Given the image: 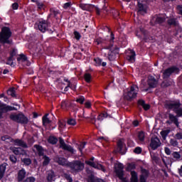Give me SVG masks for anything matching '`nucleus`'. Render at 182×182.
<instances>
[{"instance_id": "nucleus-43", "label": "nucleus", "mask_w": 182, "mask_h": 182, "mask_svg": "<svg viewBox=\"0 0 182 182\" xmlns=\"http://www.w3.org/2000/svg\"><path fill=\"white\" fill-rule=\"evenodd\" d=\"M139 140L141 141H144V132H141L138 134Z\"/></svg>"}, {"instance_id": "nucleus-25", "label": "nucleus", "mask_w": 182, "mask_h": 182, "mask_svg": "<svg viewBox=\"0 0 182 182\" xmlns=\"http://www.w3.org/2000/svg\"><path fill=\"white\" fill-rule=\"evenodd\" d=\"M117 151L118 153H121V154H124V152H123V141L122 140L118 141L117 142Z\"/></svg>"}, {"instance_id": "nucleus-20", "label": "nucleus", "mask_w": 182, "mask_h": 182, "mask_svg": "<svg viewBox=\"0 0 182 182\" xmlns=\"http://www.w3.org/2000/svg\"><path fill=\"white\" fill-rule=\"evenodd\" d=\"M141 175L140 177V182H146L147 177L149 176V171L146 169L141 170Z\"/></svg>"}, {"instance_id": "nucleus-10", "label": "nucleus", "mask_w": 182, "mask_h": 182, "mask_svg": "<svg viewBox=\"0 0 182 182\" xmlns=\"http://www.w3.org/2000/svg\"><path fill=\"white\" fill-rule=\"evenodd\" d=\"M37 26L41 31V32H46L49 28V24H48V22L45 20L40 21L39 23L37 24Z\"/></svg>"}, {"instance_id": "nucleus-18", "label": "nucleus", "mask_w": 182, "mask_h": 182, "mask_svg": "<svg viewBox=\"0 0 182 182\" xmlns=\"http://www.w3.org/2000/svg\"><path fill=\"white\" fill-rule=\"evenodd\" d=\"M157 80L153 76L148 77V85L149 87H156L157 86Z\"/></svg>"}, {"instance_id": "nucleus-51", "label": "nucleus", "mask_w": 182, "mask_h": 182, "mask_svg": "<svg viewBox=\"0 0 182 182\" xmlns=\"http://www.w3.org/2000/svg\"><path fill=\"white\" fill-rule=\"evenodd\" d=\"M76 102L80 103V105L83 104V102H85V97H79L78 99L76 100Z\"/></svg>"}, {"instance_id": "nucleus-6", "label": "nucleus", "mask_w": 182, "mask_h": 182, "mask_svg": "<svg viewBox=\"0 0 182 182\" xmlns=\"http://www.w3.org/2000/svg\"><path fill=\"white\" fill-rule=\"evenodd\" d=\"M168 109H173L176 112L178 116H182V108L180 107V103L178 102H170L167 105Z\"/></svg>"}, {"instance_id": "nucleus-1", "label": "nucleus", "mask_w": 182, "mask_h": 182, "mask_svg": "<svg viewBox=\"0 0 182 182\" xmlns=\"http://www.w3.org/2000/svg\"><path fill=\"white\" fill-rule=\"evenodd\" d=\"M12 36V31L9 27H3L0 32V43H10L9 38Z\"/></svg>"}, {"instance_id": "nucleus-32", "label": "nucleus", "mask_w": 182, "mask_h": 182, "mask_svg": "<svg viewBox=\"0 0 182 182\" xmlns=\"http://www.w3.org/2000/svg\"><path fill=\"white\" fill-rule=\"evenodd\" d=\"M88 182H105L102 179L96 178L93 176H90L88 177Z\"/></svg>"}, {"instance_id": "nucleus-62", "label": "nucleus", "mask_w": 182, "mask_h": 182, "mask_svg": "<svg viewBox=\"0 0 182 182\" xmlns=\"http://www.w3.org/2000/svg\"><path fill=\"white\" fill-rule=\"evenodd\" d=\"M65 126H66V124H65V122H59L60 129H63V127H65Z\"/></svg>"}, {"instance_id": "nucleus-41", "label": "nucleus", "mask_w": 182, "mask_h": 182, "mask_svg": "<svg viewBox=\"0 0 182 182\" xmlns=\"http://www.w3.org/2000/svg\"><path fill=\"white\" fill-rule=\"evenodd\" d=\"M172 156L173 159H176V160H179L180 159H181V155H180V154L177 151L173 152L172 154Z\"/></svg>"}, {"instance_id": "nucleus-48", "label": "nucleus", "mask_w": 182, "mask_h": 182, "mask_svg": "<svg viewBox=\"0 0 182 182\" xmlns=\"http://www.w3.org/2000/svg\"><path fill=\"white\" fill-rule=\"evenodd\" d=\"M16 53H18V50L13 49L10 53V58L14 59V56H16Z\"/></svg>"}, {"instance_id": "nucleus-3", "label": "nucleus", "mask_w": 182, "mask_h": 182, "mask_svg": "<svg viewBox=\"0 0 182 182\" xmlns=\"http://www.w3.org/2000/svg\"><path fill=\"white\" fill-rule=\"evenodd\" d=\"M102 52L105 56H107L109 60H114L116 58V52H117V48L112 46L103 49Z\"/></svg>"}, {"instance_id": "nucleus-37", "label": "nucleus", "mask_w": 182, "mask_h": 182, "mask_svg": "<svg viewBox=\"0 0 182 182\" xmlns=\"http://www.w3.org/2000/svg\"><path fill=\"white\" fill-rule=\"evenodd\" d=\"M1 140L6 141V143H11V141H12V138L9 136H4L1 137Z\"/></svg>"}, {"instance_id": "nucleus-63", "label": "nucleus", "mask_w": 182, "mask_h": 182, "mask_svg": "<svg viewBox=\"0 0 182 182\" xmlns=\"http://www.w3.org/2000/svg\"><path fill=\"white\" fill-rule=\"evenodd\" d=\"M12 8L13 9H18V8H19V5L18 4V3H14L12 4Z\"/></svg>"}, {"instance_id": "nucleus-39", "label": "nucleus", "mask_w": 182, "mask_h": 182, "mask_svg": "<svg viewBox=\"0 0 182 182\" xmlns=\"http://www.w3.org/2000/svg\"><path fill=\"white\" fill-rule=\"evenodd\" d=\"M68 124H69L70 126H75L76 124V120L73 118H70L68 120Z\"/></svg>"}, {"instance_id": "nucleus-12", "label": "nucleus", "mask_w": 182, "mask_h": 182, "mask_svg": "<svg viewBox=\"0 0 182 182\" xmlns=\"http://www.w3.org/2000/svg\"><path fill=\"white\" fill-rule=\"evenodd\" d=\"M0 107H1V111H0V119L2 116V113L1 112H11L12 110H16L15 107H11L9 105H5L2 102L0 101Z\"/></svg>"}, {"instance_id": "nucleus-50", "label": "nucleus", "mask_w": 182, "mask_h": 182, "mask_svg": "<svg viewBox=\"0 0 182 182\" xmlns=\"http://www.w3.org/2000/svg\"><path fill=\"white\" fill-rule=\"evenodd\" d=\"M94 60L96 66H100L102 65V60L100 58H95Z\"/></svg>"}, {"instance_id": "nucleus-29", "label": "nucleus", "mask_w": 182, "mask_h": 182, "mask_svg": "<svg viewBox=\"0 0 182 182\" xmlns=\"http://www.w3.org/2000/svg\"><path fill=\"white\" fill-rule=\"evenodd\" d=\"M80 8L81 9H82V11H90V8H92V5L80 4Z\"/></svg>"}, {"instance_id": "nucleus-8", "label": "nucleus", "mask_w": 182, "mask_h": 182, "mask_svg": "<svg viewBox=\"0 0 182 182\" xmlns=\"http://www.w3.org/2000/svg\"><path fill=\"white\" fill-rule=\"evenodd\" d=\"M95 157H92L89 161H85L86 164L88 166H90L91 167H93L94 168H97V170H102V171H106V169H105V167L102 166L100 164H96L95 161Z\"/></svg>"}, {"instance_id": "nucleus-5", "label": "nucleus", "mask_w": 182, "mask_h": 182, "mask_svg": "<svg viewBox=\"0 0 182 182\" xmlns=\"http://www.w3.org/2000/svg\"><path fill=\"white\" fill-rule=\"evenodd\" d=\"M34 149H36V150L34 149V151H36L40 157L43 156V159L44 160L43 162V166H48L50 162V159L43 155V148H42V146L39 145H35Z\"/></svg>"}, {"instance_id": "nucleus-35", "label": "nucleus", "mask_w": 182, "mask_h": 182, "mask_svg": "<svg viewBox=\"0 0 182 182\" xmlns=\"http://www.w3.org/2000/svg\"><path fill=\"white\" fill-rule=\"evenodd\" d=\"M7 95H9V96H11V97H15V96H16L15 88H10L7 91Z\"/></svg>"}, {"instance_id": "nucleus-53", "label": "nucleus", "mask_w": 182, "mask_h": 182, "mask_svg": "<svg viewBox=\"0 0 182 182\" xmlns=\"http://www.w3.org/2000/svg\"><path fill=\"white\" fill-rule=\"evenodd\" d=\"M134 152L136 153V154H140L141 153V148L136 147L134 149Z\"/></svg>"}, {"instance_id": "nucleus-38", "label": "nucleus", "mask_w": 182, "mask_h": 182, "mask_svg": "<svg viewBox=\"0 0 182 182\" xmlns=\"http://www.w3.org/2000/svg\"><path fill=\"white\" fill-rule=\"evenodd\" d=\"M171 146H173V147H177L178 146V142H177V140L171 139L169 141Z\"/></svg>"}, {"instance_id": "nucleus-7", "label": "nucleus", "mask_w": 182, "mask_h": 182, "mask_svg": "<svg viewBox=\"0 0 182 182\" xmlns=\"http://www.w3.org/2000/svg\"><path fill=\"white\" fill-rule=\"evenodd\" d=\"M123 168H124V166H123V164H114V171L119 177L120 180H123V176H124V172L123 171Z\"/></svg>"}, {"instance_id": "nucleus-45", "label": "nucleus", "mask_w": 182, "mask_h": 182, "mask_svg": "<svg viewBox=\"0 0 182 182\" xmlns=\"http://www.w3.org/2000/svg\"><path fill=\"white\" fill-rule=\"evenodd\" d=\"M106 117H107V113H102L101 114H100L97 117V119L99 120H103L104 119H106Z\"/></svg>"}, {"instance_id": "nucleus-23", "label": "nucleus", "mask_w": 182, "mask_h": 182, "mask_svg": "<svg viewBox=\"0 0 182 182\" xmlns=\"http://www.w3.org/2000/svg\"><path fill=\"white\" fill-rule=\"evenodd\" d=\"M48 181H55V173L52 171H48V176H47Z\"/></svg>"}, {"instance_id": "nucleus-14", "label": "nucleus", "mask_w": 182, "mask_h": 182, "mask_svg": "<svg viewBox=\"0 0 182 182\" xmlns=\"http://www.w3.org/2000/svg\"><path fill=\"white\" fill-rule=\"evenodd\" d=\"M178 68L176 67L168 68L164 73V77H168L171 73H178Z\"/></svg>"}, {"instance_id": "nucleus-9", "label": "nucleus", "mask_w": 182, "mask_h": 182, "mask_svg": "<svg viewBox=\"0 0 182 182\" xmlns=\"http://www.w3.org/2000/svg\"><path fill=\"white\" fill-rule=\"evenodd\" d=\"M60 147L61 149H63V150H67V151H70V153H72L73 154H75L76 153V150H75L70 145H68L65 143V141L60 138Z\"/></svg>"}, {"instance_id": "nucleus-44", "label": "nucleus", "mask_w": 182, "mask_h": 182, "mask_svg": "<svg viewBox=\"0 0 182 182\" xmlns=\"http://www.w3.org/2000/svg\"><path fill=\"white\" fill-rule=\"evenodd\" d=\"M86 146V142H82L80 145L77 146L78 150L82 153V150L85 149V146Z\"/></svg>"}, {"instance_id": "nucleus-55", "label": "nucleus", "mask_w": 182, "mask_h": 182, "mask_svg": "<svg viewBox=\"0 0 182 182\" xmlns=\"http://www.w3.org/2000/svg\"><path fill=\"white\" fill-rule=\"evenodd\" d=\"M71 6H72V3L68 2L64 4L63 8L64 9H68V8H70Z\"/></svg>"}, {"instance_id": "nucleus-42", "label": "nucleus", "mask_w": 182, "mask_h": 182, "mask_svg": "<svg viewBox=\"0 0 182 182\" xmlns=\"http://www.w3.org/2000/svg\"><path fill=\"white\" fill-rule=\"evenodd\" d=\"M36 5L40 11H42V9H45V4H43V3L38 1L36 3Z\"/></svg>"}, {"instance_id": "nucleus-22", "label": "nucleus", "mask_w": 182, "mask_h": 182, "mask_svg": "<svg viewBox=\"0 0 182 182\" xmlns=\"http://www.w3.org/2000/svg\"><path fill=\"white\" fill-rule=\"evenodd\" d=\"M55 161L58 163V164H60L61 166H66L68 164V161L65 158H56Z\"/></svg>"}, {"instance_id": "nucleus-64", "label": "nucleus", "mask_w": 182, "mask_h": 182, "mask_svg": "<svg viewBox=\"0 0 182 182\" xmlns=\"http://www.w3.org/2000/svg\"><path fill=\"white\" fill-rule=\"evenodd\" d=\"M152 160L155 161V163H159V157L156 156H152Z\"/></svg>"}, {"instance_id": "nucleus-13", "label": "nucleus", "mask_w": 182, "mask_h": 182, "mask_svg": "<svg viewBox=\"0 0 182 182\" xmlns=\"http://www.w3.org/2000/svg\"><path fill=\"white\" fill-rule=\"evenodd\" d=\"M17 60L20 65H23V66H29L30 63L29 61H28V58L25 56L23 54L19 55V56L17 58Z\"/></svg>"}, {"instance_id": "nucleus-19", "label": "nucleus", "mask_w": 182, "mask_h": 182, "mask_svg": "<svg viewBox=\"0 0 182 182\" xmlns=\"http://www.w3.org/2000/svg\"><path fill=\"white\" fill-rule=\"evenodd\" d=\"M26 176V171H25V169L22 168L20 171H18V176H17L18 181H22Z\"/></svg>"}, {"instance_id": "nucleus-52", "label": "nucleus", "mask_w": 182, "mask_h": 182, "mask_svg": "<svg viewBox=\"0 0 182 182\" xmlns=\"http://www.w3.org/2000/svg\"><path fill=\"white\" fill-rule=\"evenodd\" d=\"M23 182H35V178L28 177Z\"/></svg>"}, {"instance_id": "nucleus-30", "label": "nucleus", "mask_w": 182, "mask_h": 182, "mask_svg": "<svg viewBox=\"0 0 182 182\" xmlns=\"http://www.w3.org/2000/svg\"><path fill=\"white\" fill-rule=\"evenodd\" d=\"M14 143H15L16 146H21V147H27L26 144L21 139L15 140Z\"/></svg>"}, {"instance_id": "nucleus-56", "label": "nucleus", "mask_w": 182, "mask_h": 182, "mask_svg": "<svg viewBox=\"0 0 182 182\" xmlns=\"http://www.w3.org/2000/svg\"><path fill=\"white\" fill-rule=\"evenodd\" d=\"M165 153L167 154V156H170L171 154V150L168 149V147H165Z\"/></svg>"}, {"instance_id": "nucleus-4", "label": "nucleus", "mask_w": 182, "mask_h": 182, "mask_svg": "<svg viewBox=\"0 0 182 182\" xmlns=\"http://www.w3.org/2000/svg\"><path fill=\"white\" fill-rule=\"evenodd\" d=\"M137 93H139V87L137 85H132L127 92L124 94V97L127 100H132V99L136 97Z\"/></svg>"}, {"instance_id": "nucleus-24", "label": "nucleus", "mask_w": 182, "mask_h": 182, "mask_svg": "<svg viewBox=\"0 0 182 182\" xmlns=\"http://www.w3.org/2000/svg\"><path fill=\"white\" fill-rule=\"evenodd\" d=\"M6 170V164H3L0 166V178H4V175L5 174V171Z\"/></svg>"}, {"instance_id": "nucleus-49", "label": "nucleus", "mask_w": 182, "mask_h": 182, "mask_svg": "<svg viewBox=\"0 0 182 182\" xmlns=\"http://www.w3.org/2000/svg\"><path fill=\"white\" fill-rule=\"evenodd\" d=\"M169 25H177V21L174 18H171L168 21Z\"/></svg>"}, {"instance_id": "nucleus-60", "label": "nucleus", "mask_w": 182, "mask_h": 182, "mask_svg": "<svg viewBox=\"0 0 182 182\" xmlns=\"http://www.w3.org/2000/svg\"><path fill=\"white\" fill-rule=\"evenodd\" d=\"M177 11L180 15H182V6H178Z\"/></svg>"}, {"instance_id": "nucleus-21", "label": "nucleus", "mask_w": 182, "mask_h": 182, "mask_svg": "<svg viewBox=\"0 0 182 182\" xmlns=\"http://www.w3.org/2000/svg\"><path fill=\"white\" fill-rule=\"evenodd\" d=\"M130 55H127V60H129V62H130L131 63H133L135 60V57H136V53H134V51L133 50H130Z\"/></svg>"}, {"instance_id": "nucleus-26", "label": "nucleus", "mask_w": 182, "mask_h": 182, "mask_svg": "<svg viewBox=\"0 0 182 182\" xmlns=\"http://www.w3.org/2000/svg\"><path fill=\"white\" fill-rule=\"evenodd\" d=\"M14 154H16L17 156L19 154H26L25 151H23V149H22V148L18 147V148H14L13 150Z\"/></svg>"}, {"instance_id": "nucleus-34", "label": "nucleus", "mask_w": 182, "mask_h": 182, "mask_svg": "<svg viewBox=\"0 0 182 182\" xmlns=\"http://www.w3.org/2000/svg\"><path fill=\"white\" fill-rule=\"evenodd\" d=\"M169 119L170 120H171V122H173V123H175V124H178V121L177 119V117L171 114H169Z\"/></svg>"}, {"instance_id": "nucleus-17", "label": "nucleus", "mask_w": 182, "mask_h": 182, "mask_svg": "<svg viewBox=\"0 0 182 182\" xmlns=\"http://www.w3.org/2000/svg\"><path fill=\"white\" fill-rule=\"evenodd\" d=\"M164 21H166V18L163 17V16H156L151 19V23H154V22L156 23H163Z\"/></svg>"}, {"instance_id": "nucleus-40", "label": "nucleus", "mask_w": 182, "mask_h": 182, "mask_svg": "<svg viewBox=\"0 0 182 182\" xmlns=\"http://www.w3.org/2000/svg\"><path fill=\"white\" fill-rule=\"evenodd\" d=\"M84 77L85 80L87 81V83L92 80V75L90 73H85Z\"/></svg>"}, {"instance_id": "nucleus-28", "label": "nucleus", "mask_w": 182, "mask_h": 182, "mask_svg": "<svg viewBox=\"0 0 182 182\" xmlns=\"http://www.w3.org/2000/svg\"><path fill=\"white\" fill-rule=\"evenodd\" d=\"M131 182H139V179L137 178V173L135 171H131Z\"/></svg>"}, {"instance_id": "nucleus-2", "label": "nucleus", "mask_w": 182, "mask_h": 182, "mask_svg": "<svg viewBox=\"0 0 182 182\" xmlns=\"http://www.w3.org/2000/svg\"><path fill=\"white\" fill-rule=\"evenodd\" d=\"M11 120L16 122V123H21V124H28L29 119L23 113L20 114H11L10 115Z\"/></svg>"}, {"instance_id": "nucleus-33", "label": "nucleus", "mask_w": 182, "mask_h": 182, "mask_svg": "<svg viewBox=\"0 0 182 182\" xmlns=\"http://www.w3.org/2000/svg\"><path fill=\"white\" fill-rule=\"evenodd\" d=\"M48 116H49V114H46L44 117H43V124L44 126H46V124H49L50 123V119H48Z\"/></svg>"}, {"instance_id": "nucleus-47", "label": "nucleus", "mask_w": 182, "mask_h": 182, "mask_svg": "<svg viewBox=\"0 0 182 182\" xmlns=\"http://www.w3.org/2000/svg\"><path fill=\"white\" fill-rule=\"evenodd\" d=\"M23 163L26 164V166H29L32 161H31V159H22Z\"/></svg>"}, {"instance_id": "nucleus-61", "label": "nucleus", "mask_w": 182, "mask_h": 182, "mask_svg": "<svg viewBox=\"0 0 182 182\" xmlns=\"http://www.w3.org/2000/svg\"><path fill=\"white\" fill-rule=\"evenodd\" d=\"M66 106H67L66 101H63V102H61V107H62L63 109H66Z\"/></svg>"}, {"instance_id": "nucleus-15", "label": "nucleus", "mask_w": 182, "mask_h": 182, "mask_svg": "<svg viewBox=\"0 0 182 182\" xmlns=\"http://www.w3.org/2000/svg\"><path fill=\"white\" fill-rule=\"evenodd\" d=\"M73 167L75 171H79L80 170H83V168H85V164L79 161H77L73 163Z\"/></svg>"}, {"instance_id": "nucleus-11", "label": "nucleus", "mask_w": 182, "mask_h": 182, "mask_svg": "<svg viewBox=\"0 0 182 182\" xmlns=\"http://www.w3.org/2000/svg\"><path fill=\"white\" fill-rule=\"evenodd\" d=\"M161 145V142H160V139L157 137H154L151 140L150 147L152 150H156L158 147H160Z\"/></svg>"}, {"instance_id": "nucleus-31", "label": "nucleus", "mask_w": 182, "mask_h": 182, "mask_svg": "<svg viewBox=\"0 0 182 182\" xmlns=\"http://www.w3.org/2000/svg\"><path fill=\"white\" fill-rule=\"evenodd\" d=\"M169 133H170L169 129H165L161 132V136L163 140H166V138L167 137V136H168Z\"/></svg>"}, {"instance_id": "nucleus-59", "label": "nucleus", "mask_w": 182, "mask_h": 182, "mask_svg": "<svg viewBox=\"0 0 182 182\" xmlns=\"http://www.w3.org/2000/svg\"><path fill=\"white\" fill-rule=\"evenodd\" d=\"M85 105V107H87V109H90L91 106H92V104L89 101L86 102Z\"/></svg>"}, {"instance_id": "nucleus-58", "label": "nucleus", "mask_w": 182, "mask_h": 182, "mask_svg": "<svg viewBox=\"0 0 182 182\" xmlns=\"http://www.w3.org/2000/svg\"><path fill=\"white\" fill-rule=\"evenodd\" d=\"M175 137L178 139V140H181L182 139V134L181 133H178L175 135Z\"/></svg>"}, {"instance_id": "nucleus-16", "label": "nucleus", "mask_w": 182, "mask_h": 182, "mask_svg": "<svg viewBox=\"0 0 182 182\" xmlns=\"http://www.w3.org/2000/svg\"><path fill=\"white\" fill-rule=\"evenodd\" d=\"M146 0H138V7L139 8V14H146V6L143 4V2Z\"/></svg>"}, {"instance_id": "nucleus-54", "label": "nucleus", "mask_w": 182, "mask_h": 182, "mask_svg": "<svg viewBox=\"0 0 182 182\" xmlns=\"http://www.w3.org/2000/svg\"><path fill=\"white\" fill-rule=\"evenodd\" d=\"M74 36H75V39H77V41H79V39H80V33H79V32H77V31L74 32Z\"/></svg>"}, {"instance_id": "nucleus-27", "label": "nucleus", "mask_w": 182, "mask_h": 182, "mask_svg": "<svg viewBox=\"0 0 182 182\" xmlns=\"http://www.w3.org/2000/svg\"><path fill=\"white\" fill-rule=\"evenodd\" d=\"M138 105L139 106H142V107L144 109V110H149V109H150V105L144 103V100H139Z\"/></svg>"}, {"instance_id": "nucleus-57", "label": "nucleus", "mask_w": 182, "mask_h": 182, "mask_svg": "<svg viewBox=\"0 0 182 182\" xmlns=\"http://www.w3.org/2000/svg\"><path fill=\"white\" fill-rule=\"evenodd\" d=\"M10 160L12 163H16V157L14 155L10 156Z\"/></svg>"}, {"instance_id": "nucleus-46", "label": "nucleus", "mask_w": 182, "mask_h": 182, "mask_svg": "<svg viewBox=\"0 0 182 182\" xmlns=\"http://www.w3.org/2000/svg\"><path fill=\"white\" fill-rule=\"evenodd\" d=\"M6 63L7 65H10V66H15V64H14V58H12V57H9Z\"/></svg>"}, {"instance_id": "nucleus-36", "label": "nucleus", "mask_w": 182, "mask_h": 182, "mask_svg": "<svg viewBox=\"0 0 182 182\" xmlns=\"http://www.w3.org/2000/svg\"><path fill=\"white\" fill-rule=\"evenodd\" d=\"M48 142L51 144H56L58 143V139L55 136H50L48 139Z\"/></svg>"}]
</instances>
